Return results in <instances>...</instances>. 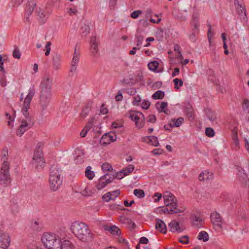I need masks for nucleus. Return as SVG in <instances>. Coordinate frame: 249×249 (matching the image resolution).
<instances>
[{
    "label": "nucleus",
    "instance_id": "obj_1",
    "mask_svg": "<svg viewBox=\"0 0 249 249\" xmlns=\"http://www.w3.org/2000/svg\"><path fill=\"white\" fill-rule=\"evenodd\" d=\"M35 94V89L34 87H31L29 90L26 97H25L22 107L21 112L25 117V119H23L21 124L17 129V135L21 137L24 133L29 129V125L33 124V120L28 112V110L30 107V103Z\"/></svg>",
    "mask_w": 249,
    "mask_h": 249
},
{
    "label": "nucleus",
    "instance_id": "obj_2",
    "mask_svg": "<svg viewBox=\"0 0 249 249\" xmlns=\"http://www.w3.org/2000/svg\"><path fill=\"white\" fill-rule=\"evenodd\" d=\"M71 230L74 236L82 242H89L93 238L91 230L84 222L79 221L73 222L71 226Z\"/></svg>",
    "mask_w": 249,
    "mask_h": 249
},
{
    "label": "nucleus",
    "instance_id": "obj_3",
    "mask_svg": "<svg viewBox=\"0 0 249 249\" xmlns=\"http://www.w3.org/2000/svg\"><path fill=\"white\" fill-rule=\"evenodd\" d=\"M61 170L57 165L52 166L50 171L49 185L53 191L58 190L62 183Z\"/></svg>",
    "mask_w": 249,
    "mask_h": 249
},
{
    "label": "nucleus",
    "instance_id": "obj_4",
    "mask_svg": "<svg viewBox=\"0 0 249 249\" xmlns=\"http://www.w3.org/2000/svg\"><path fill=\"white\" fill-rule=\"evenodd\" d=\"M41 241L44 247L48 249H60V239L53 233H44Z\"/></svg>",
    "mask_w": 249,
    "mask_h": 249
},
{
    "label": "nucleus",
    "instance_id": "obj_5",
    "mask_svg": "<svg viewBox=\"0 0 249 249\" xmlns=\"http://www.w3.org/2000/svg\"><path fill=\"white\" fill-rule=\"evenodd\" d=\"M9 168V162L4 160L0 171V184L3 186H7L11 181Z\"/></svg>",
    "mask_w": 249,
    "mask_h": 249
},
{
    "label": "nucleus",
    "instance_id": "obj_6",
    "mask_svg": "<svg viewBox=\"0 0 249 249\" xmlns=\"http://www.w3.org/2000/svg\"><path fill=\"white\" fill-rule=\"evenodd\" d=\"M32 164L35 168L37 170L42 169L45 164V162L43 158V153L39 146L36 147L35 149L33 158Z\"/></svg>",
    "mask_w": 249,
    "mask_h": 249
},
{
    "label": "nucleus",
    "instance_id": "obj_7",
    "mask_svg": "<svg viewBox=\"0 0 249 249\" xmlns=\"http://www.w3.org/2000/svg\"><path fill=\"white\" fill-rule=\"evenodd\" d=\"M52 94L51 92L41 91L39 98L40 113L42 116L44 114V111L47 108Z\"/></svg>",
    "mask_w": 249,
    "mask_h": 249
},
{
    "label": "nucleus",
    "instance_id": "obj_8",
    "mask_svg": "<svg viewBox=\"0 0 249 249\" xmlns=\"http://www.w3.org/2000/svg\"><path fill=\"white\" fill-rule=\"evenodd\" d=\"M53 85V79L49 74H46L40 84L41 91L51 92V88Z\"/></svg>",
    "mask_w": 249,
    "mask_h": 249
},
{
    "label": "nucleus",
    "instance_id": "obj_9",
    "mask_svg": "<svg viewBox=\"0 0 249 249\" xmlns=\"http://www.w3.org/2000/svg\"><path fill=\"white\" fill-rule=\"evenodd\" d=\"M163 199L166 207L178 208L177 199L173 194L167 193L163 196Z\"/></svg>",
    "mask_w": 249,
    "mask_h": 249
},
{
    "label": "nucleus",
    "instance_id": "obj_10",
    "mask_svg": "<svg viewBox=\"0 0 249 249\" xmlns=\"http://www.w3.org/2000/svg\"><path fill=\"white\" fill-rule=\"evenodd\" d=\"M108 174H106L104 176H102L98 180V183L96 186L97 189L98 190H102L105 188L107 184L111 182L114 179V178L109 177L108 178H107V177L108 176Z\"/></svg>",
    "mask_w": 249,
    "mask_h": 249
},
{
    "label": "nucleus",
    "instance_id": "obj_11",
    "mask_svg": "<svg viewBox=\"0 0 249 249\" xmlns=\"http://www.w3.org/2000/svg\"><path fill=\"white\" fill-rule=\"evenodd\" d=\"M211 221L216 228L219 229H222L223 220L220 214L217 212H214L211 214Z\"/></svg>",
    "mask_w": 249,
    "mask_h": 249
},
{
    "label": "nucleus",
    "instance_id": "obj_12",
    "mask_svg": "<svg viewBox=\"0 0 249 249\" xmlns=\"http://www.w3.org/2000/svg\"><path fill=\"white\" fill-rule=\"evenodd\" d=\"M11 239L10 236L6 233H1L0 235V247L6 249L10 244Z\"/></svg>",
    "mask_w": 249,
    "mask_h": 249
},
{
    "label": "nucleus",
    "instance_id": "obj_13",
    "mask_svg": "<svg viewBox=\"0 0 249 249\" xmlns=\"http://www.w3.org/2000/svg\"><path fill=\"white\" fill-rule=\"evenodd\" d=\"M98 39L95 36H92L90 40V52L92 55H96L99 52L98 50Z\"/></svg>",
    "mask_w": 249,
    "mask_h": 249
},
{
    "label": "nucleus",
    "instance_id": "obj_14",
    "mask_svg": "<svg viewBox=\"0 0 249 249\" xmlns=\"http://www.w3.org/2000/svg\"><path fill=\"white\" fill-rule=\"evenodd\" d=\"M169 227L170 228V231L173 232H177L180 233L184 230L183 226L176 220L172 221L169 224Z\"/></svg>",
    "mask_w": 249,
    "mask_h": 249
},
{
    "label": "nucleus",
    "instance_id": "obj_15",
    "mask_svg": "<svg viewBox=\"0 0 249 249\" xmlns=\"http://www.w3.org/2000/svg\"><path fill=\"white\" fill-rule=\"evenodd\" d=\"M140 116L143 117V114L136 110H130L126 114V116L130 118L135 123L139 119Z\"/></svg>",
    "mask_w": 249,
    "mask_h": 249
},
{
    "label": "nucleus",
    "instance_id": "obj_16",
    "mask_svg": "<svg viewBox=\"0 0 249 249\" xmlns=\"http://www.w3.org/2000/svg\"><path fill=\"white\" fill-rule=\"evenodd\" d=\"M156 229L163 233H166L167 228L165 224L160 219L156 220Z\"/></svg>",
    "mask_w": 249,
    "mask_h": 249
},
{
    "label": "nucleus",
    "instance_id": "obj_17",
    "mask_svg": "<svg viewBox=\"0 0 249 249\" xmlns=\"http://www.w3.org/2000/svg\"><path fill=\"white\" fill-rule=\"evenodd\" d=\"M155 107L159 112H164L165 114H168L167 103L158 102L156 103Z\"/></svg>",
    "mask_w": 249,
    "mask_h": 249
},
{
    "label": "nucleus",
    "instance_id": "obj_18",
    "mask_svg": "<svg viewBox=\"0 0 249 249\" xmlns=\"http://www.w3.org/2000/svg\"><path fill=\"white\" fill-rule=\"evenodd\" d=\"M174 208L172 209L170 207H162L161 211L164 213H177L183 212V210H180L178 208Z\"/></svg>",
    "mask_w": 249,
    "mask_h": 249
},
{
    "label": "nucleus",
    "instance_id": "obj_19",
    "mask_svg": "<svg viewBox=\"0 0 249 249\" xmlns=\"http://www.w3.org/2000/svg\"><path fill=\"white\" fill-rule=\"evenodd\" d=\"M104 229L106 231H109L114 235H119L121 234V231L118 227L115 226H105Z\"/></svg>",
    "mask_w": 249,
    "mask_h": 249
},
{
    "label": "nucleus",
    "instance_id": "obj_20",
    "mask_svg": "<svg viewBox=\"0 0 249 249\" xmlns=\"http://www.w3.org/2000/svg\"><path fill=\"white\" fill-rule=\"evenodd\" d=\"M61 57L58 54H55L53 58V67L55 70H58L60 68Z\"/></svg>",
    "mask_w": 249,
    "mask_h": 249
},
{
    "label": "nucleus",
    "instance_id": "obj_21",
    "mask_svg": "<svg viewBox=\"0 0 249 249\" xmlns=\"http://www.w3.org/2000/svg\"><path fill=\"white\" fill-rule=\"evenodd\" d=\"M184 121V119L182 117L178 118L177 119H172L169 122V127H179L180 126Z\"/></svg>",
    "mask_w": 249,
    "mask_h": 249
},
{
    "label": "nucleus",
    "instance_id": "obj_22",
    "mask_svg": "<svg viewBox=\"0 0 249 249\" xmlns=\"http://www.w3.org/2000/svg\"><path fill=\"white\" fill-rule=\"evenodd\" d=\"M235 4L237 5L236 10L237 13L244 18L246 17V10L244 7L240 4L237 0H235Z\"/></svg>",
    "mask_w": 249,
    "mask_h": 249
},
{
    "label": "nucleus",
    "instance_id": "obj_23",
    "mask_svg": "<svg viewBox=\"0 0 249 249\" xmlns=\"http://www.w3.org/2000/svg\"><path fill=\"white\" fill-rule=\"evenodd\" d=\"M34 1L35 0H32L31 1H28L26 11V15L28 17L32 14L35 7L36 5V4Z\"/></svg>",
    "mask_w": 249,
    "mask_h": 249
},
{
    "label": "nucleus",
    "instance_id": "obj_24",
    "mask_svg": "<svg viewBox=\"0 0 249 249\" xmlns=\"http://www.w3.org/2000/svg\"><path fill=\"white\" fill-rule=\"evenodd\" d=\"M91 109V105L89 104H87L83 108L80 117L82 119H85L89 114Z\"/></svg>",
    "mask_w": 249,
    "mask_h": 249
},
{
    "label": "nucleus",
    "instance_id": "obj_25",
    "mask_svg": "<svg viewBox=\"0 0 249 249\" xmlns=\"http://www.w3.org/2000/svg\"><path fill=\"white\" fill-rule=\"evenodd\" d=\"M60 249H73V246L69 240H64L63 243L60 241Z\"/></svg>",
    "mask_w": 249,
    "mask_h": 249
},
{
    "label": "nucleus",
    "instance_id": "obj_26",
    "mask_svg": "<svg viewBox=\"0 0 249 249\" xmlns=\"http://www.w3.org/2000/svg\"><path fill=\"white\" fill-rule=\"evenodd\" d=\"M185 112L187 116V117L189 118V119L191 120H192L194 119V114L193 112V109L192 108L191 106H189L188 107H186L185 108Z\"/></svg>",
    "mask_w": 249,
    "mask_h": 249
},
{
    "label": "nucleus",
    "instance_id": "obj_27",
    "mask_svg": "<svg viewBox=\"0 0 249 249\" xmlns=\"http://www.w3.org/2000/svg\"><path fill=\"white\" fill-rule=\"evenodd\" d=\"M159 65V62L157 61H154L149 63L147 66L150 71L157 72V70Z\"/></svg>",
    "mask_w": 249,
    "mask_h": 249
},
{
    "label": "nucleus",
    "instance_id": "obj_28",
    "mask_svg": "<svg viewBox=\"0 0 249 249\" xmlns=\"http://www.w3.org/2000/svg\"><path fill=\"white\" fill-rule=\"evenodd\" d=\"M197 239L198 240H202L204 242H206L209 240V235L207 232L202 231L199 233Z\"/></svg>",
    "mask_w": 249,
    "mask_h": 249
},
{
    "label": "nucleus",
    "instance_id": "obj_29",
    "mask_svg": "<svg viewBox=\"0 0 249 249\" xmlns=\"http://www.w3.org/2000/svg\"><path fill=\"white\" fill-rule=\"evenodd\" d=\"M164 92L158 90L152 95V97L154 99H162L164 98Z\"/></svg>",
    "mask_w": 249,
    "mask_h": 249
},
{
    "label": "nucleus",
    "instance_id": "obj_30",
    "mask_svg": "<svg viewBox=\"0 0 249 249\" xmlns=\"http://www.w3.org/2000/svg\"><path fill=\"white\" fill-rule=\"evenodd\" d=\"M100 142L101 144L103 145H106L110 143V142L108 139V134L105 133L103 135L100 140Z\"/></svg>",
    "mask_w": 249,
    "mask_h": 249
},
{
    "label": "nucleus",
    "instance_id": "obj_31",
    "mask_svg": "<svg viewBox=\"0 0 249 249\" xmlns=\"http://www.w3.org/2000/svg\"><path fill=\"white\" fill-rule=\"evenodd\" d=\"M91 167L88 166L85 171V176L89 179H91L94 177V172L91 170Z\"/></svg>",
    "mask_w": 249,
    "mask_h": 249
},
{
    "label": "nucleus",
    "instance_id": "obj_32",
    "mask_svg": "<svg viewBox=\"0 0 249 249\" xmlns=\"http://www.w3.org/2000/svg\"><path fill=\"white\" fill-rule=\"evenodd\" d=\"M145 124V118L144 117V115L143 114V117H141L139 120H138L135 122V124L137 127L139 129L142 128Z\"/></svg>",
    "mask_w": 249,
    "mask_h": 249
},
{
    "label": "nucleus",
    "instance_id": "obj_33",
    "mask_svg": "<svg viewBox=\"0 0 249 249\" xmlns=\"http://www.w3.org/2000/svg\"><path fill=\"white\" fill-rule=\"evenodd\" d=\"M202 219L196 216H195L193 219V224L197 228H200L202 225Z\"/></svg>",
    "mask_w": 249,
    "mask_h": 249
},
{
    "label": "nucleus",
    "instance_id": "obj_34",
    "mask_svg": "<svg viewBox=\"0 0 249 249\" xmlns=\"http://www.w3.org/2000/svg\"><path fill=\"white\" fill-rule=\"evenodd\" d=\"M40 225L38 221H35L32 223L31 227L35 231H40L41 230Z\"/></svg>",
    "mask_w": 249,
    "mask_h": 249
},
{
    "label": "nucleus",
    "instance_id": "obj_35",
    "mask_svg": "<svg viewBox=\"0 0 249 249\" xmlns=\"http://www.w3.org/2000/svg\"><path fill=\"white\" fill-rule=\"evenodd\" d=\"M148 138L152 145L154 146H158L159 145L158 138L157 137L155 136H149Z\"/></svg>",
    "mask_w": 249,
    "mask_h": 249
},
{
    "label": "nucleus",
    "instance_id": "obj_36",
    "mask_svg": "<svg viewBox=\"0 0 249 249\" xmlns=\"http://www.w3.org/2000/svg\"><path fill=\"white\" fill-rule=\"evenodd\" d=\"M192 26H193V32L198 33L199 24L197 19L194 18L192 22Z\"/></svg>",
    "mask_w": 249,
    "mask_h": 249
},
{
    "label": "nucleus",
    "instance_id": "obj_37",
    "mask_svg": "<svg viewBox=\"0 0 249 249\" xmlns=\"http://www.w3.org/2000/svg\"><path fill=\"white\" fill-rule=\"evenodd\" d=\"M134 195L138 198H141L144 197L145 194L142 190L135 189L134 190Z\"/></svg>",
    "mask_w": 249,
    "mask_h": 249
},
{
    "label": "nucleus",
    "instance_id": "obj_38",
    "mask_svg": "<svg viewBox=\"0 0 249 249\" xmlns=\"http://www.w3.org/2000/svg\"><path fill=\"white\" fill-rule=\"evenodd\" d=\"M134 169V166L133 165H129L126 168L122 169L124 172V175H127L131 173Z\"/></svg>",
    "mask_w": 249,
    "mask_h": 249
},
{
    "label": "nucleus",
    "instance_id": "obj_39",
    "mask_svg": "<svg viewBox=\"0 0 249 249\" xmlns=\"http://www.w3.org/2000/svg\"><path fill=\"white\" fill-rule=\"evenodd\" d=\"M173 82L175 84V88L177 89H178L180 87L183 86V81L181 79L175 78L174 79Z\"/></svg>",
    "mask_w": 249,
    "mask_h": 249
},
{
    "label": "nucleus",
    "instance_id": "obj_40",
    "mask_svg": "<svg viewBox=\"0 0 249 249\" xmlns=\"http://www.w3.org/2000/svg\"><path fill=\"white\" fill-rule=\"evenodd\" d=\"M102 169L104 172L111 171L113 170V168L111 164L107 162H105L102 164Z\"/></svg>",
    "mask_w": 249,
    "mask_h": 249
},
{
    "label": "nucleus",
    "instance_id": "obj_41",
    "mask_svg": "<svg viewBox=\"0 0 249 249\" xmlns=\"http://www.w3.org/2000/svg\"><path fill=\"white\" fill-rule=\"evenodd\" d=\"M90 129V126L89 125H86L85 127L83 129L80 133V136L82 138L85 137L88 132Z\"/></svg>",
    "mask_w": 249,
    "mask_h": 249
},
{
    "label": "nucleus",
    "instance_id": "obj_42",
    "mask_svg": "<svg viewBox=\"0 0 249 249\" xmlns=\"http://www.w3.org/2000/svg\"><path fill=\"white\" fill-rule=\"evenodd\" d=\"M206 135L209 137H212L214 136L215 133L213 129L211 127H207L205 130Z\"/></svg>",
    "mask_w": 249,
    "mask_h": 249
},
{
    "label": "nucleus",
    "instance_id": "obj_43",
    "mask_svg": "<svg viewBox=\"0 0 249 249\" xmlns=\"http://www.w3.org/2000/svg\"><path fill=\"white\" fill-rule=\"evenodd\" d=\"M13 56L14 58L18 59H20L21 56V53L19 49L17 48H15L13 53Z\"/></svg>",
    "mask_w": 249,
    "mask_h": 249
},
{
    "label": "nucleus",
    "instance_id": "obj_44",
    "mask_svg": "<svg viewBox=\"0 0 249 249\" xmlns=\"http://www.w3.org/2000/svg\"><path fill=\"white\" fill-rule=\"evenodd\" d=\"M178 240L182 244H187L189 242V237L187 235H184L180 237Z\"/></svg>",
    "mask_w": 249,
    "mask_h": 249
},
{
    "label": "nucleus",
    "instance_id": "obj_45",
    "mask_svg": "<svg viewBox=\"0 0 249 249\" xmlns=\"http://www.w3.org/2000/svg\"><path fill=\"white\" fill-rule=\"evenodd\" d=\"M79 60V54L76 52V48H75L74 53L73 54V57L71 61L76 63H78Z\"/></svg>",
    "mask_w": 249,
    "mask_h": 249
},
{
    "label": "nucleus",
    "instance_id": "obj_46",
    "mask_svg": "<svg viewBox=\"0 0 249 249\" xmlns=\"http://www.w3.org/2000/svg\"><path fill=\"white\" fill-rule=\"evenodd\" d=\"M142 13V10H136L133 12L130 15V17L134 19L138 18L139 16Z\"/></svg>",
    "mask_w": 249,
    "mask_h": 249
},
{
    "label": "nucleus",
    "instance_id": "obj_47",
    "mask_svg": "<svg viewBox=\"0 0 249 249\" xmlns=\"http://www.w3.org/2000/svg\"><path fill=\"white\" fill-rule=\"evenodd\" d=\"M209 29L208 31V39L209 43H211V39L213 36V33L212 31V27L211 24H209Z\"/></svg>",
    "mask_w": 249,
    "mask_h": 249
},
{
    "label": "nucleus",
    "instance_id": "obj_48",
    "mask_svg": "<svg viewBox=\"0 0 249 249\" xmlns=\"http://www.w3.org/2000/svg\"><path fill=\"white\" fill-rule=\"evenodd\" d=\"M111 194V196L112 200L115 199L120 194V191L119 190H117L114 191L109 192Z\"/></svg>",
    "mask_w": 249,
    "mask_h": 249
},
{
    "label": "nucleus",
    "instance_id": "obj_49",
    "mask_svg": "<svg viewBox=\"0 0 249 249\" xmlns=\"http://www.w3.org/2000/svg\"><path fill=\"white\" fill-rule=\"evenodd\" d=\"M141 98L140 96L137 95L136 96L134 97L133 101H132V104L134 106H138L140 105V103L141 102Z\"/></svg>",
    "mask_w": 249,
    "mask_h": 249
},
{
    "label": "nucleus",
    "instance_id": "obj_50",
    "mask_svg": "<svg viewBox=\"0 0 249 249\" xmlns=\"http://www.w3.org/2000/svg\"><path fill=\"white\" fill-rule=\"evenodd\" d=\"M102 199L103 201L107 202L109 201L110 200H112L111 194L109 192L106 193L105 195L103 196Z\"/></svg>",
    "mask_w": 249,
    "mask_h": 249
},
{
    "label": "nucleus",
    "instance_id": "obj_51",
    "mask_svg": "<svg viewBox=\"0 0 249 249\" xmlns=\"http://www.w3.org/2000/svg\"><path fill=\"white\" fill-rule=\"evenodd\" d=\"M51 42L49 41L47 42V44L45 46V50L46 52L45 53V54L46 56H48L50 54V51H51Z\"/></svg>",
    "mask_w": 249,
    "mask_h": 249
},
{
    "label": "nucleus",
    "instance_id": "obj_52",
    "mask_svg": "<svg viewBox=\"0 0 249 249\" xmlns=\"http://www.w3.org/2000/svg\"><path fill=\"white\" fill-rule=\"evenodd\" d=\"M150 105V102L148 100H143L142 103L141 107L142 108L147 109Z\"/></svg>",
    "mask_w": 249,
    "mask_h": 249
},
{
    "label": "nucleus",
    "instance_id": "obj_53",
    "mask_svg": "<svg viewBox=\"0 0 249 249\" xmlns=\"http://www.w3.org/2000/svg\"><path fill=\"white\" fill-rule=\"evenodd\" d=\"M137 38V46L140 47L143 40V37L141 35H138Z\"/></svg>",
    "mask_w": 249,
    "mask_h": 249
},
{
    "label": "nucleus",
    "instance_id": "obj_54",
    "mask_svg": "<svg viewBox=\"0 0 249 249\" xmlns=\"http://www.w3.org/2000/svg\"><path fill=\"white\" fill-rule=\"evenodd\" d=\"M124 176H125V175H124V172L123 171V170H122L120 172L116 173L115 176H113L112 178H114V179L115 178H117L118 179H120L124 178Z\"/></svg>",
    "mask_w": 249,
    "mask_h": 249
},
{
    "label": "nucleus",
    "instance_id": "obj_55",
    "mask_svg": "<svg viewBox=\"0 0 249 249\" xmlns=\"http://www.w3.org/2000/svg\"><path fill=\"white\" fill-rule=\"evenodd\" d=\"M207 173V171H205V172H202L199 176V179L200 181L205 180H208L210 179V178L209 177H204V175Z\"/></svg>",
    "mask_w": 249,
    "mask_h": 249
},
{
    "label": "nucleus",
    "instance_id": "obj_56",
    "mask_svg": "<svg viewBox=\"0 0 249 249\" xmlns=\"http://www.w3.org/2000/svg\"><path fill=\"white\" fill-rule=\"evenodd\" d=\"M237 176L239 180L241 181H243L244 178L247 177L246 174L245 173L240 171H239V173L237 174Z\"/></svg>",
    "mask_w": 249,
    "mask_h": 249
},
{
    "label": "nucleus",
    "instance_id": "obj_57",
    "mask_svg": "<svg viewBox=\"0 0 249 249\" xmlns=\"http://www.w3.org/2000/svg\"><path fill=\"white\" fill-rule=\"evenodd\" d=\"M100 113L103 114H106L108 113V109L104 104L102 105L100 107Z\"/></svg>",
    "mask_w": 249,
    "mask_h": 249
},
{
    "label": "nucleus",
    "instance_id": "obj_58",
    "mask_svg": "<svg viewBox=\"0 0 249 249\" xmlns=\"http://www.w3.org/2000/svg\"><path fill=\"white\" fill-rule=\"evenodd\" d=\"M6 59L2 60V57L0 55V71H2L3 73H5V71L3 68V63L5 61Z\"/></svg>",
    "mask_w": 249,
    "mask_h": 249
},
{
    "label": "nucleus",
    "instance_id": "obj_59",
    "mask_svg": "<svg viewBox=\"0 0 249 249\" xmlns=\"http://www.w3.org/2000/svg\"><path fill=\"white\" fill-rule=\"evenodd\" d=\"M156 121V118L154 115H150L147 118V121L149 123H154Z\"/></svg>",
    "mask_w": 249,
    "mask_h": 249
},
{
    "label": "nucleus",
    "instance_id": "obj_60",
    "mask_svg": "<svg viewBox=\"0 0 249 249\" xmlns=\"http://www.w3.org/2000/svg\"><path fill=\"white\" fill-rule=\"evenodd\" d=\"M117 0H109V7L111 10L115 8Z\"/></svg>",
    "mask_w": 249,
    "mask_h": 249
},
{
    "label": "nucleus",
    "instance_id": "obj_61",
    "mask_svg": "<svg viewBox=\"0 0 249 249\" xmlns=\"http://www.w3.org/2000/svg\"><path fill=\"white\" fill-rule=\"evenodd\" d=\"M123 96L122 95V93L120 90L118 91L117 94L115 96V100L117 101H120L123 100Z\"/></svg>",
    "mask_w": 249,
    "mask_h": 249
},
{
    "label": "nucleus",
    "instance_id": "obj_62",
    "mask_svg": "<svg viewBox=\"0 0 249 249\" xmlns=\"http://www.w3.org/2000/svg\"><path fill=\"white\" fill-rule=\"evenodd\" d=\"M107 134H108V139H109V140L110 141V142H114L116 140L117 137L115 134H112L111 135L110 133H108Z\"/></svg>",
    "mask_w": 249,
    "mask_h": 249
},
{
    "label": "nucleus",
    "instance_id": "obj_63",
    "mask_svg": "<svg viewBox=\"0 0 249 249\" xmlns=\"http://www.w3.org/2000/svg\"><path fill=\"white\" fill-rule=\"evenodd\" d=\"M174 51L177 52L178 53L180 54V56L182 57V54L181 53V49L180 46L178 44H175L174 46Z\"/></svg>",
    "mask_w": 249,
    "mask_h": 249
},
{
    "label": "nucleus",
    "instance_id": "obj_64",
    "mask_svg": "<svg viewBox=\"0 0 249 249\" xmlns=\"http://www.w3.org/2000/svg\"><path fill=\"white\" fill-rule=\"evenodd\" d=\"M198 34V33L193 31V33L190 35V36H189L190 39L192 42H194L196 41V34Z\"/></svg>",
    "mask_w": 249,
    "mask_h": 249
}]
</instances>
